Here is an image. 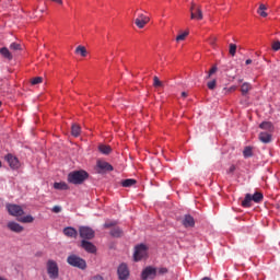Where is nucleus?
Masks as SVG:
<instances>
[{
	"label": "nucleus",
	"instance_id": "1",
	"mask_svg": "<svg viewBox=\"0 0 280 280\" xmlns=\"http://www.w3.org/2000/svg\"><path fill=\"white\" fill-rule=\"evenodd\" d=\"M89 178L86 171H73L68 174V183L71 185H82Z\"/></svg>",
	"mask_w": 280,
	"mask_h": 280
},
{
	"label": "nucleus",
	"instance_id": "2",
	"mask_svg": "<svg viewBox=\"0 0 280 280\" xmlns=\"http://www.w3.org/2000/svg\"><path fill=\"white\" fill-rule=\"evenodd\" d=\"M46 270L49 279L51 280H56L60 277V268L58 267V262L54 259L47 260Z\"/></svg>",
	"mask_w": 280,
	"mask_h": 280
},
{
	"label": "nucleus",
	"instance_id": "3",
	"mask_svg": "<svg viewBox=\"0 0 280 280\" xmlns=\"http://www.w3.org/2000/svg\"><path fill=\"white\" fill-rule=\"evenodd\" d=\"M67 264H69V266H72L73 268H79L80 270H86V260H84L78 255L72 254L68 256Z\"/></svg>",
	"mask_w": 280,
	"mask_h": 280
},
{
	"label": "nucleus",
	"instance_id": "4",
	"mask_svg": "<svg viewBox=\"0 0 280 280\" xmlns=\"http://www.w3.org/2000/svg\"><path fill=\"white\" fill-rule=\"evenodd\" d=\"M7 211L10 215H13V218L20 219L22 215H24L25 211L23 210V207L14 203L7 205Z\"/></svg>",
	"mask_w": 280,
	"mask_h": 280
},
{
	"label": "nucleus",
	"instance_id": "5",
	"mask_svg": "<svg viewBox=\"0 0 280 280\" xmlns=\"http://www.w3.org/2000/svg\"><path fill=\"white\" fill-rule=\"evenodd\" d=\"M145 257H148V246L144 244L136 246V250L133 253L135 261H141V259H145Z\"/></svg>",
	"mask_w": 280,
	"mask_h": 280
},
{
	"label": "nucleus",
	"instance_id": "6",
	"mask_svg": "<svg viewBox=\"0 0 280 280\" xmlns=\"http://www.w3.org/2000/svg\"><path fill=\"white\" fill-rule=\"evenodd\" d=\"M79 235L82 240H93L95 237V231L89 226H80L79 228Z\"/></svg>",
	"mask_w": 280,
	"mask_h": 280
},
{
	"label": "nucleus",
	"instance_id": "7",
	"mask_svg": "<svg viewBox=\"0 0 280 280\" xmlns=\"http://www.w3.org/2000/svg\"><path fill=\"white\" fill-rule=\"evenodd\" d=\"M149 23H150V18L143 13H139L135 20V25H137L139 30H143V27H145V25Z\"/></svg>",
	"mask_w": 280,
	"mask_h": 280
},
{
	"label": "nucleus",
	"instance_id": "8",
	"mask_svg": "<svg viewBox=\"0 0 280 280\" xmlns=\"http://www.w3.org/2000/svg\"><path fill=\"white\" fill-rule=\"evenodd\" d=\"M96 167H97V173L98 174H104L106 172H113V165L106 161L98 160L96 162Z\"/></svg>",
	"mask_w": 280,
	"mask_h": 280
},
{
	"label": "nucleus",
	"instance_id": "9",
	"mask_svg": "<svg viewBox=\"0 0 280 280\" xmlns=\"http://www.w3.org/2000/svg\"><path fill=\"white\" fill-rule=\"evenodd\" d=\"M118 279L127 280L130 277V270L128 269V265L120 264L117 269Z\"/></svg>",
	"mask_w": 280,
	"mask_h": 280
},
{
	"label": "nucleus",
	"instance_id": "10",
	"mask_svg": "<svg viewBox=\"0 0 280 280\" xmlns=\"http://www.w3.org/2000/svg\"><path fill=\"white\" fill-rule=\"evenodd\" d=\"M190 19H196L197 21H202V9L200 7L196 8V3L190 7Z\"/></svg>",
	"mask_w": 280,
	"mask_h": 280
},
{
	"label": "nucleus",
	"instance_id": "11",
	"mask_svg": "<svg viewBox=\"0 0 280 280\" xmlns=\"http://www.w3.org/2000/svg\"><path fill=\"white\" fill-rule=\"evenodd\" d=\"M155 277H156V268L154 267H147L141 273L142 280L155 279Z\"/></svg>",
	"mask_w": 280,
	"mask_h": 280
},
{
	"label": "nucleus",
	"instance_id": "12",
	"mask_svg": "<svg viewBox=\"0 0 280 280\" xmlns=\"http://www.w3.org/2000/svg\"><path fill=\"white\" fill-rule=\"evenodd\" d=\"M81 248H84L86 253H91L92 255H94V253H97V247L93 243L85 240L81 242Z\"/></svg>",
	"mask_w": 280,
	"mask_h": 280
},
{
	"label": "nucleus",
	"instance_id": "13",
	"mask_svg": "<svg viewBox=\"0 0 280 280\" xmlns=\"http://www.w3.org/2000/svg\"><path fill=\"white\" fill-rule=\"evenodd\" d=\"M7 229H9V231H12V233H23V231H24L23 225L16 223L14 221H10L7 224Z\"/></svg>",
	"mask_w": 280,
	"mask_h": 280
},
{
	"label": "nucleus",
	"instance_id": "14",
	"mask_svg": "<svg viewBox=\"0 0 280 280\" xmlns=\"http://www.w3.org/2000/svg\"><path fill=\"white\" fill-rule=\"evenodd\" d=\"M182 224L185 226V229H189L196 226V221L190 214H185Z\"/></svg>",
	"mask_w": 280,
	"mask_h": 280
},
{
	"label": "nucleus",
	"instance_id": "15",
	"mask_svg": "<svg viewBox=\"0 0 280 280\" xmlns=\"http://www.w3.org/2000/svg\"><path fill=\"white\" fill-rule=\"evenodd\" d=\"M5 161L9 163L10 167H12V170H16V167H19V159L12 154H8L5 156Z\"/></svg>",
	"mask_w": 280,
	"mask_h": 280
},
{
	"label": "nucleus",
	"instance_id": "16",
	"mask_svg": "<svg viewBox=\"0 0 280 280\" xmlns=\"http://www.w3.org/2000/svg\"><path fill=\"white\" fill-rule=\"evenodd\" d=\"M0 55L2 56V58L9 61L14 59V55L11 52L10 48L8 47L0 48Z\"/></svg>",
	"mask_w": 280,
	"mask_h": 280
},
{
	"label": "nucleus",
	"instance_id": "17",
	"mask_svg": "<svg viewBox=\"0 0 280 280\" xmlns=\"http://www.w3.org/2000/svg\"><path fill=\"white\" fill-rule=\"evenodd\" d=\"M258 139L261 143H270L272 141V135L270 132L262 131L259 133Z\"/></svg>",
	"mask_w": 280,
	"mask_h": 280
},
{
	"label": "nucleus",
	"instance_id": "18",
	"mask_svg": "<svg viewBox=\"0 0 280 280\" xmlns=\"http://www.w3.org/2000/svg\"><path fill=\"white\" fill-rule=\"evenodd\" d=\"M63 234L66 237H73L75 240V237H78V230H75V228L68 226L63 229Z\"/></svg>",
	"mask_w": 280,
	"mask_h": 280
},
{
	"label": "nucleus",
	"instance_id": "19",
	"mask_svg": "<svg viewBox=\"0 0 280 280\" xmlns=\"http://www.w3.org/2000/svg\"><path fill=\"white\" fill-rule=\"evenodd\" d=\"M244 209H248V207H253V195L246 194L244 200L241 202Z\"/></svg>",
	"mask_w": 280,
	"mask_h": 280
},
{
	"label": "nucleus",
	"instance_id": "20",
	"mask_svg": "<svg viewBox=\"0 0 280 280\" xmlns=\"http://www.w3.org/2000/svg\"><path fill=\"white\" fill-rule=\"evenodd\" d=\"M9 50L14 56V54H16V51H22L23 50V46H21V44L16 43V42H13V43L10 44Z\"/></svg>",
	"mask_w": 280,
	"mask_h": 280
},
{
	"label": "nucleus",
	"instance_id": "21",
	"mask_svg": "<svg viewBox=\"0 0 280 280\" xmlns=\"http://www.w3.org/2000/svg\"><path fill=\"white\" fill-rule=\"evenodd\" d=\"M259 128L261 130H268L269 132H275V126L272 125V122L270 121H262L260 125H259Z\"/></svg>",
	"mask_w": 280,
	"mask_h": 280
},
{
	"label": "nucleus",
	"instance_id": "22",
	"mask_svg": "<svg viewBox=\"0 0 280 280\" xmlns=\"http://www.w3.org/2000/svg\"><path fill=\"white\" fill-rule=\"evenodd\" d=\"M18 221L22 222V224H32V222H34V217H32V214H27L25 217H20Z\"/></svg>",
	"mask_w": 280,
	"mask_h": 280
},
{
	"label": "nucleus",
	"instance_id": "23",
	"mask_svg": "<svg viewBox=\"0 0 280 280\" xmlns=\"http://www.w3.org/2000/svg\"><path fill=\"white\" fill-rule=\"evenodd\" d=\"M253 90V85L250 83L245 82L241 86V93L242 95H248V92Z\"/></svg>",
	"mask_w": 280,
	"mask_h": 280
},
{
	"label": "nucleus",
	"instance_id": "24",
	"mask_svg": "<svg viewBox=\"0 0 280 280\" xmlns=\"http://www.w3.org/2000/svg\"><path fill=\"white\" fill-rule=\"evenodd\" d=\"M54 188L59 189L60 191H67V189H69V185L65 182H60V183L56 182L54 184Z\"/></svg>",
	"mask_w": 280,
	"mask_h": 280
},
{
	"label": "nucleus",
	"instance_id": "25",
	"mask_svg": "<svg viewBox=\"0 0 280 280\" xmlns=\"http://www.w3.org/2000/svg\"><path fill=\"white\" fill-rule=\"evenodd\" d=\"M98 150L102 154H109L110 152H113V149L110 148V145H106V144L98 145Z\"/></svg>",
	"mask_w": 280,
	"mask_h": 280
},
{
	"label": "nucleus",
	"instance_id": "26",
	"mask_svg": "<svg viewBox=\"0 0 280 280\" xmlns=\"http://www.w3.org/2000/svg\"><path fill=\"white\" fill-rule=\"evenodd\" d=\"M252 201H253V202H256V203L262 202V201H264V194H261V192H255V194L252 196Z\"/></svg>",
	"mask_w": 280,
	"mask_h": 280
},
{
	"label": "nucleus",
	"instance_id": "27",
	"mask_svg": "<svg viewBox=\"0 0 280 280\" xmlns=\"http://www.w3.org/2000/svg\"><path fill=\"white\" fill-rule=\"evenodd\" d=\"M80 132H82V129L80 128L79 125H72L71 127V135L72 137H78L80 135Z\"/></svg>",
	"mask_w": 280,
	"mask_h": 280
},
{
	"label": "nucleus",
	"instance_id": "28",
	"mask_svg": "<svg viewBox=\"0 0 280 280\" xmlns=\"http://www.w3.org/2000/svg\"><path fill=\"white\" fill-rule=\"evenodd\" d=\"M110 235L113 237H121L124 235V231H121V229L119 228H114L112 231H110Z\"/></svg>",
	"mask_w": 280,
	"mask_h": 280
},
{
	"label": "nucleus",
	"instance_id": "29",
	"mask_svg": "<svg viewBox=\"0 0 280 280\" xmlns=\"http://www.w3.org/2000/svg\"><path fill=\"white\" fill-rule=\"evenodd\" d=\"M122 187H132V185H137V179H125L121 182Z\"/></svg>",
	"mask_w": 280,
	"mask_h": 280
},
{
	"label": "nucleus",
	"instance_id": "30",
	"mask_svg": "<svg viewBox=\"0 0 280 280\" xmlns=\"http://www.w3.org/2000/svg\"><path fill=\"white\" fill-rule=\"evenodd\" d=\"M75 54H80L83 58H86V47L84 46H78L75 48Z\"/></svg>",
	"mask_w": 280,
	"mask_h": 280
},
{
	"label": "nucleus",
	"instance_id": "31",
	"mask_svg": "<svg viewBox=\"0 0 280 280\" xmlns=\"http://www.w3.org/2000/svg\"><path fill=\"white\" fill-rule=\"evenodd\" d=\"M243 156H245V159H250V156H253V148L246 147L243 151Z\"/></svg>",
	"mask_w": 280,
	"mask_h": 280
},
{
	"label": "nucleus",
	"instance_id": "32",
	"mask_svg": "<svg viewBox=\"0 0 280 280\" xmlns=\"http://www.w3.org/2000/svg\"><path fill=\"white\" fill-rule=\"evenodd\" d=\"M187 36H189V32H184V33L179 34L176 37L177 43H180V40H185V38H187Z\"/></svg>",
	"mask_w": 280,
	"mask_h": 280
},
{
	"label": "nucleus",
	"instance_id": "33",
	"mask_svg": "<svg viewBox=\"0 0 280 280\" xmlns=\"http://www.w3.org/2000/svg\"><path fill=\"white\" fill-rule=\"evenodd\" d=\"M272 51H279L280 50V40H275L271 44Z\"/></svg>",
	"mask_w": 280,
	"mask_h": 280
},
{
	"label": "nucleus",
	"instance_id": "34",
	"mask_svg": "<svg viewBox=\"0 0 280 280\" xmlns=\"http://www.w3.org/2000/svg\"><path fill=\"white\" fill-rule=\"evenodd\" d=\"M153 86H155L156 89L163 86V82H161V80H159V77L153 78Z\"/></svg>",
	"mask_w": 280,
	"mask_h": 280
},
{
	"label": "nucleus",
	"instance_id": "35",
	"mask_svg": "<svg viewBox=\"0 0 280 280\" xmlns=\"http://www.w3.org/2000/svg\"><path fill=\"white\" fill-rule=\"evenodd\" d=\"M230 55L235 56V54L237 52V45L235 44H230Z\"/></svg>",
	"mask_w": 280,
	"mask_h": 280
},
{
	"label": "nucleus",
	"instance_id": "36",
	"mask_svg": "<svg viewBox=\"0 0 280 280\" xmlns=\"http://www.w3.org/2000/svg\"><path fill=\"white\" fill-rule=\"evenodd\" d=\"M42 82H43V77H36L32 79L31 84L36 85V84H42Z\"/></svg>",
	"mask_w": 280,
	"mask_h": 280
},
{
	"label": "nucleus",
	"instance_id": "37",
	"mask_svg": "<svg viewBox=\"0 0 280 280\" xmlns=\"http://www.w3.org/2000/svg\"><path fill=\"white\" fill-rule=\"evenodd\" d=\"M117 224V222L115 221H107L104 224V229H110V226H115Z\"/></svg>",
	"mask_w": 280,
	"mask_h": 280
},
{
	"label": "nucleus",
	"instance_id": "38",
	"mask_svg": "<svg viewBox=\"0 0 280 280\" xmlns=\"http://www.w3.org/2000/svg\"><path fill=\"white\" fill-rule=\"evenodd\" d=\"M218 71V67L213 66L210 71L208 72V77L207 78H211L213 75V73H215Z\"/></svg>",
	"mask_w": 280,
	"mask_h": 280
},
{
	"label": "nucleus",
	"instance_id": "39",
	"mask_svg": "<svg viewBox=\"0 0 280 280\" xmlns=\"http://www.w3.org/2000/svg\"><path fill=\"white\" fill-rule=\"evenodd\" d=\"M215 84H217L215 80L208 82V89H210V91H213V89H215Z\"/></svg>",
	"mask_w": 280,
	"mask_h": 280
},
{
	"label": "nucleus",
	"instance_id": "40",
	"mask_svg": "<svg viewBox=\"0 0 280 280\" xmlns=\"http://www.w3.org/2000/svg\"><path fill=\"white\" fill-rule=\"evenodd\" d=\"M62 211V208L60 206L52 207V213H60Z\"/></svg>",
	"mask_w": 280,
	"mask_h": 280
},
{
	"label": "nucleus",
	"instance_id": "41",
	"mask_svg": "<svg viewBox=\"0 0 280 280\" xmlns=\"http://www.w3.org/2000/svg\"><path fill=\"white\" fill-rule=\"evenodd\" d=\"M215 40H218V38H215V37H210V38L208 39V43H209L210 45H212V47H214V46H215Z\"/></svg>",
	"mask_w": 280,
	"mask_h": 280
},
{
	"label": "nucleus",
	"instance_id": "42",
	"mask_svg": "<svg viewBox=\"0 0 280 280\" xmlns=\"http://www.w3.org/2000/svg\"><path fill=\"white\" fill-rule=\"evenodd\" d=\"M159 275H167V268L162 267L158 270Z\"/></svg>",
	"mask_w": 280,
	"mask_h": 280
},
{
	"label": "nucleus",
	"instance_id": "43",
	"mask_svg": "<svg viewBox=\"0 0 280 280\" xmlns=\"http://www.w3.org/2000/svg\"><path fill=\"white\" fill-rule=\"evenodd\" d=\"M257 13L262 16L264 19H266V16H268V13L266 11H257Z\"/></svg>",
	"mask_w": 280,
	"mask_h": 280
},
{
	"label": "nucleus",
	"instance_id": "44",
	"mask_svg": "<svg viewBox=\"0 0 280 280\" xmlns=\"http://www.w3.org/2000/svg\"><path fill=\"white\" fill-rule=\"evenodd\" d=\"M265 10H267L266 4H260L258 11L264 12Z\"/></svg>",
	"mask_w": 280,
	"mask_h": 280
},
{
	"label": "nucleus",
	"instance_id": "45",
	"mask_svg": "<svg viewBox=\"0 0 280 280\" xmlns=\"http://www.w3.org/2000/svg\"><path fill=\"white\" fill-rule=\"evenodd\" d=\"M233 172H235V165H231L228 171L229 174H233Z\"/></svg>",
	"mask_w": 280,
	"mask_h": 280
},
{
	"label": "nucleus",
	"instance_id": "46",
	"mask_svg": "<svg viewBox=\"0 0 280 280\" xmlns=\"http://www.w3.org/2000/svg\"><path fill=\"white\" fill-rule=\"evenodd\" d=\"M55 3H58L59 5H62V0H52Z\"/></svg>",
	"mask_w": 280,
	"mask_h": 280
},
{
	"label": "nucleus",
	"instance_id": "47",
	"mask_svg": "<svg viewBox=\"0 0 280 280\" xmlns=\"http://www.w3.org/2000/svg\"><path fill=\"white\" fill-rule=\"evenodd\" d=\"M245 63H246V65H253V60H252V59H247V60L245 61Z\"/></svg>",
	"mask_w": 280,
	"mask_h": 280
},
{
	"label": "nucleus",
	"instance_id": "48",
	"mask_svg": "<svg viewBox=\"0 0 280 280\" xmlns=\"http://www.w3.org/2000/svg\"><path fill=\"white\" fill-rule=\"evenodd\" d=\"M187 92H182V97H187Z\"/></svg>",
	"mask_w": 280,
	"mask_h": 280
},
{
	"label": "nucleus",
	"instance_id": "49",
	"mask_svg": "<svg viewBox=\"0 0 280 280\" xmlns=\"http://www.w3.org/2000/svg\"><path fill=\"white\" fill-rule=\"evenodd\" d=\"M0 280H8L7 278L0 277Z\"/></svg>",
	"mask_w": 280,
	"mask_h": 280
},
{
	"label": "nucleus",
	"instance_id": "50",
	"mask_svg": "<svg viewBox=\"0 0 280 280\" xmlns=\"http://www.w3.org/2000/svg\"><path fill=\"white\" fill-rule=\"evenodd\" d=\"M0 167H1V161H0Z\"/></svg>",
	"mask_w": 280,
	"mask_h": 280
},
{
	"label": "nucleus",
	"instance_id": "51",
	"mask_svg": "<svg viewBox=\"0 0 280 280\" xmlns=\"http://www.w3.org/2000/svg\"><path fill=\"white\" fill-rule=\"evenodd\" d=\"M0 106H1V102H0Z\"/></svg>",
	"mask_w": 280,
	"mask_h": 280
}]
</instances>
